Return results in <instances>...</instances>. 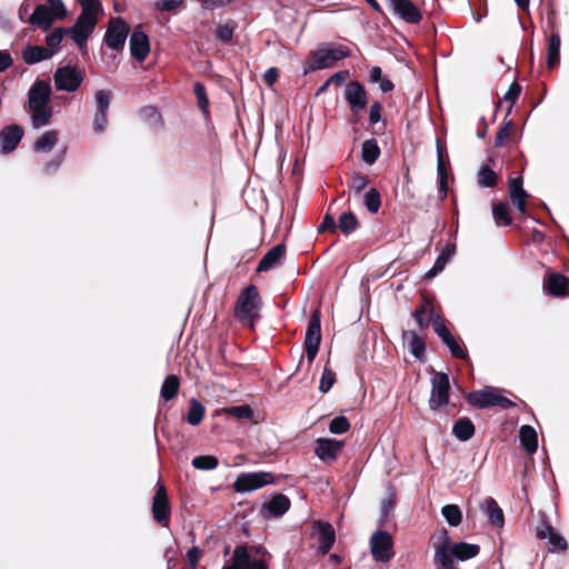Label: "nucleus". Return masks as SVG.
<instances>
[{"label":"nucleus","instance_id":"1","mask_svg":"<svg viewBox=\"0 0 569 569\" xmlns=\"http://www.w3.org/2000/svg\"><path fill=\"white\" fill-rule=\"evenodd\" d=\"M81 6V12L76 23L69 29L56 28L46 38V49L54 56L60 50V44L66 33L80 48H87L89 37L94 31L99 16L102 13L100 0H77Z\"/></svg>","mask_w":569,"mask_h":569},{"label":"nucleus","instance_id":"2","mask_svg":"<svg viewBox=\"0 0 569 569\" xmlns=\"http://www.w3.org/2000/svg\"><path fill=\"white\" fill-rule=\"evenodd\" d=\"M259 292L254 284L247 286L238 297L234 308V317L243 323L253 327L254 320L259 318Z\"/></svg>","mask_w":569,"mask_h":569},{"label":"nucleus","instance_id":"3","mask_svg":"<svg viewBox=\"0 0 569 569\" xmlns=\"http://www.w3.org/2000/svg\"><path fill=\"white\" fill-rule=\"evenodd\" d=\"M468 402L479 409L490 407H500L501 409H509L515 407L516 403L510 399L500 395V392L491 387H486L482 390L470 392L467 397Z\"/></svg>","mask_w":569,"mask_h":569},{"label":"nucleus","instance_id":"4","mask_svg":"<svg viewBox=\"0 0 569 569\" xmlns=\"http://www.w3.org/2000/svg\"><path fill=\"white\" fill-rule=\"evenodd\" d=\"M350 51L346 46L339 44L335 47L319 48L312 54L310 69L322 70L332 67L337 61L348 58Z\"/></svg>","mask_w":569,"mask_h":569},{"label":"nucleus","instance_id":"5","mask_svg":"<svg viewBox=\"0 0 569 569\" xmlns=\"http://www.w3.org/2000/svg\"><path fill=\"white\" fill-rule=\"evenodd\" d=\"M450 381L445 372H435L431 378L429 407L436 411L449 402Z\"/></svg>","mask_w":569,"mask_h":569},{"label":"nucleus","instance_id":"6","mask_svg":"<svg viewBox=\"0 0 569 569\" xmlns=\"http://www.w3.org/2000/svg\"><path fill=\"white\" fill-rule=\"evenodd\" d=\"M321 342V321L319 310H315L310 317L306 337H305V351L308 361L311 363L320 347Z\"/></svg>","mask_w":569,"mask_h":569},{"label":"nucleus","instance_id":"7","mask_svg":"<svg viewBox=\"0 0 569 569\" xmlns=\"http://www.w3.org/2000/svg\"><path fill=\"white\" fill-rule=\"evenodd\" d=\"M370 550L378 562H388L393 557V540L389 532L377 530L370 538Z\"/></svg>","mask_w":569,"mask_h":569},{"label":"nucleus","instance_id":"8","mask_svg":"<svg viewBox=\"0 0 569 569\" xmlns=\"http://www.w3.org/2000/svg\"><path fill=\"white\" fill-rule=\"evenodd\" d=\"M451 538L447 529H440L433 537L435 563L440 569H457L455 562L449 559Z\"/></svg>","mask_w":569,"mask_h":569},{"label":"nucleus","instance_id":"9","mask_svg":"<svg viewBox=\"0 0 569 569\" xmlns=\"http://www.w3.org/2000/svg\"><path fill=\"white\" fill-rule=\"evenodd\" d=\"M273 482V475L266 471L246 472L238 476L233 483L236 492H250Z\"/></svg>","mask_w":569,"mask_h":569},{"label":"nucleus","instance_id":"10","mask_svg":"<svg viewBox=\"0 0 569 569\" xmlns=\"http://www.w3.org/2000/svg\"><path fill=\"white\" fill-rule=\"evenodd\" d=\"M129 26L121 18H112L104 34L106 46L112 50L122 49L129 34Z\"/></svg>","mask_w":569,"mask_h":569},{"label":"nucleus","instance_id":"11","mask_svg":"<svg viewBox=\"0 0 569 569\" xmlns=\"http://www.w3.org/2000/svg\"><path fill=\"white\" fill-rule=\"evenodd\" d=\"M53 79L57 90L74 92L82 82V74L76 68L64 66L56 70Z\"/></svg>","mask_w":569,"mask_h":569},{"label":"nucleus","instance_id":"12","mask_svg":"<svg viewBox=\"0 0 569 569\" xmlns=\"http://www.w3.org/2000/svg\"><path fill=\"white\" fill-rule=\"evenodd\" d=\"M393 16L406 23L418 24L422 20L419 8L411 0H388Z\"/></svg>","mask_w":569,"mask_h":569},{"label":"nucleus","instance_id":"13","mask_svg":"<svg viewBox=\"0 0 569 569\" xmlns=\"http://www.w3.org/2000/svg\"><path fill=\"white\" fill-rule=\"evenodd\" d=\"M343 97L352 113L362 111L368 104L367 92L359 81L346 83Z\"/></svg>","mask_w":569,"mask_h":569},{"label":"nucleus","instance_id":"14","mask_svg":"<svg viewBox=\"0 0 569 569\" xmlns=\"http://www.w3.org/2000/svg\"><path fill=\"white\" fill-rule=\"evenodd\" d=\"M170 507L166 488L162 483L158 482L157 491L152 499V516L153 519L162 527L169 526Z\"/></svg>","mask_w":569,"mask_h":569},{"label":"nucleus","instance_id":"15","mask_svg":"<svg viewBox=\"0 0 569 569\" xmlns=\"http://www.w3.org/2000/svg\"><path fill=\"white\" fill-rule=\"evenodd\" d=\"M312 529L318 536V552L327 555L336 541V533L332 525L318 520L313 522Z\"/></svg>","mask_w":569,"mask_h":569},{"label":"nucleus","instance_id":"16","mask_svg":"<svg viewBox=\"0 0 569 569\" xmlns=\"http://www.w3.org/2000/svg\"><path fill=\"white\" fill-rule=\"evenodd\" d=\"M51 87L43 80H37L28 92L29 109L49 106L51 98Z\"/></svg>","mask_w":569,"mask_h":569},{"label":"nucleus","instance_id":"17","mask_svg":"<svg viewBox=\"0 0 569 569\" xmlns=\"http://www.w3.org/2000/svg\"><path fill=\"white\" fill-rule=\"evenodd\" d=\"M130 53L139 62H142L150 52V43L148 36L137 27L130 36Z\"/></svg>","mask_w":569,"mask_h":569},{"label":"nucleus","instance_id":"18","mask_svg":"<svg viewBox=\"0 0 569 569\" xmlns=\"http://www.w3.org/2000/svg\"><path fill=\"white\" fill-rule=\"evenodd\" d=\"M23 137V130L18 124H11L0 131V153L7 154L16 150Z\"/></svg>","mask_w":569,"mask_h":569},{"label":"nucleus","instance_id":"19","mask_svg":"<svg viewBox=\"0 0 569 569\" xmlns=\"http://www.w3.org/2000/svg\"><path fill=\"white\" fill-rule=\"evenodd\" d=\"M110 100V92L106 90H99L96 92L97 112L93 118V129L97 132H102L108 124L107 111L109 109Z\"/></svg>","mask_w":569,"mask_h":569},{"label":"nucleus","instance_id":"20","mask_svg":"<svg viewBox=\"0 0 569 569\" xmlns=\"http://www.w3.org/2000/svg\"><path fill=\"white\" fill-rule=\"evenodd\" d=\"M341 448V441L329 438H319L317 440L315 453L321 461L331 463L337 459L338 452Z\"/></svg>","mask_w":569,"mask_h":569},{"label":"nucleus","instance_id":"21","mask_svg":"<svg viewBox=\"0 0 569 569\" xmlns=\"http://www.w3.org/2000/svg\"><path fill=\"white\" fill-rule=\"evenodd\" d=\"M286 254V247L284 244H277L273 248H271L259 261L257 271L258 272H266L274 267H277Z\"/></svg>","mask_w":569,"mask_h":569},{"label":"nucleus","instance_id":"22","mask_svg":"<svg viewBox=\"0 0 569 569\" xmlns=\"http://www.w3.org/2000/svg\"><path fill=\"white\" fill-rule=\"evenodd\" d=\"M290 508V499L284 495H277L262 505V513L270 517L283 516Z\"/></svg>","mask_w":569,"mask_h":569},{"label":"nucleus","instance_id":"23","mask_svg":"<svg viewBox=\"0 0 569 569\" xmlns=\"http://www.w3.org/2000/svg\"><path fill=\"white\" fill-rule=\"evenodd\" d=\"M480 551V547L475 543L468 542H456L451 546V550L449 553V559L453 562V560L466 561L478 556Z\"/></svg>","mask_w":569,"mask_h":569},{"label":"nucleus","instance_id":"24","mask_svg":"<svg viewBox=\"0 0 569 569\" xmlns=\"http://www.w3.org/2000/svg\"><path fill=\"white\" fill-rule=\"evenodd\" d=\"M51 13L47 4H38L29 17L28 22L47 30L56 20Z\"/></svg>","mask_w":569,"mask_h":569},{"label":"nucleus","instance_id":"25","mask_svg":"<svg viewBox=\"0 0 569 569\" xmlns=\"http://www.w3.org/2000/svg\"><path fill=\"white\" fill-rule=\"evenodd\" d=\"M480 509L486 513L491 525L501 527L503 526L505 518L502 509L498 506L497 501L492 498H487L480 503Z\"/></svg>","mask_w":569,"mask_h":569},{"label":"nucleus","instance_id":"26","mask_svg":"<svg viewBox=\"0 0 569 569\" xmlns=\"http://www.w3.org/2000/svg\"><path fill=\"white\" fill-rule=\"evenodd\" d=\"M509 193L513 204L519 210V212L525 213L526 198L528 194L522 188V179L520 177L513 178L509 181Z\"/></svg>","mask_w":569,"mask_h":569},{"label":"nucleus","instance_id":"27","mask_svg":"<svg viewBox=\"0 0 569 569\" xmlns=\"http://www.w3.org/2000/svg\"><path fill=\"white\" fill-rule=\"evenodd\" d=\"M52 57L51 52L41 46H27L22 51V59L29 66L49 60Z\"/></svg>","mask_w":569,"mask_h":569},{"label":"nucleus","instance_id":"28","mask_svg":"<svg viewBox=\"0 0 569 569\" xmlns=\"http://www.w3.org/2000/svg\"><path fill=\"white\" fill-rule=\"evenodd\" d=\"M520 443L523 450L532 455L538 449V436L535 428L529 425H523L519 429Z\"/></svg>","mask_w":569,"mask_h":569},{"label":"nucleus","instance_id":"29","mask_svg":"<svg viewBox=\"0 0 569 569\" xmlns=\"http://www.w3.org/2000/svg\"><path fill=\"white\" fill-rule=\"evenodd\" d=\"M456 253V244L455 243H447L439 256L437 257L432 268L427 272V277L431 278L437 276L439 272H441L446 264L449 262V260L455 256Z\"/></svg>","mask_w":569,"mask_h":569},{"label":"nucleus","instance_id":"30","mask_svg":"<svg viewBox=\"0 0 569 569\" xmlns=\"http://www.w3.org/2000/svg\"><path fill=\"white\" fill-rule=\"evenodd\" d=\"M413 318L419 325L421 329H426L432 321V318L436 316L433 306L430 301L425 300L420 307H418L413 312Z\"/></svg>","mask_w":569,"mask_h":569},{"label":"nucleus","instance_id":"31","mask_svg":"<svg viewBox=\"0 0 569 569\" xmlns=\"http://www.w3.org/2000/svg\"><path fill=\"white\" fill-rule=\"evenodd\" d=\"M452 433L460 441H468L475 435V426L469 418H460L453 423Z\"/></svg>","mask_w":569,"mask_h":569},{"label":"nucleus","instance_id":"32","mask_svg":"<svg viewBox=\"0 0 569 569\" xmlns=\"http://www.w3.org/2000/svg\"><path fill=\"white\" fill-rule=\"evenodd\" d=\"M568 287V278L560 273H552L546 282L548 292L555 297H560L566 293Z\"/></svg>","mask_w":569,"mask_h":569},{"label":"nucleus","instance_id":"33","mask_svg":"<svg viewBox=\"0 0 569 569\" xmlns=\"http://www.w3.org/2000/svg\"><path fill=\"white\" fill-rule=\"evenodd\" d=\"M58 141V132L56 130L46 131L33 143L34 152H50Z\"/></svg>","mask_w":569,"mask_h":569},{"label":"nucleus","instance_id":"34","mask_svg":"<svg viewBox=\"0 0 569 569\" xmlns=\"http://www.w3.org/2000/svg\"><path fill=\"white\" fill-rule=\"evenodd\" d=\"M222 569H249V551L246 546H237L233 556L232 563L224 566Z\"/></svg>","mask_w":569,"mask_h":569},{"label":"nucleus","instance_id":"35","mask_svg":"<svg viewBox=\"0 0 569 569\" xmlns=\"http://www.w3.org/2000/svg\"><path fill=\"white\" fill-rule=\"evenodd\" d=\"M31 122L37 129L47 126L52 118V110L49 106L31 108Z\"/></svg>","mask_w":569,"mask_h":569},{"label":"nucleus","instance_id":"36","mask_svg":"<svg viewBox=\"0 0 569 569\" xmlns=\"http://www.w3.org/2000/svg\"><path fill=\"white\" fill-rule=\"evenodd\" d=\"M380 156V148L375 139H368L362 143L361 158L368 164H373Z\"/></svg>","mask_w":569,"mask_h":569},{"label":"nucleus","instance_id":"37","mask_svg":"<svg viewBox=\"0 0 569 569\" xmlns=\"http://www.w3.org/2000/svg\"><path fill=\"white\" fill-rule=\"evenodd\" d=\"M179 387H180V380L179 378L176 376V375H169L162 386H161V398L164 400V401H169L171 399H173L178 391H179Z\"/></svg>","mask_w":569,"mask_h":569},{"label":"nucleus","instance_id":"38","mask_svg":"<svg viewBox=\"0 0 569 569\" xmlns=\"http://www.w3.org/2000/svg\"><path fill=\"white\" fill-rule=\"evenodd\" d=\"M560 36L559 33H551L548 43V57L547 64L549 68H553L560 60Z\"/></svg>","mask_w":569,"mask_h":569},{"label":"nucleus","instance_id":"39","mask_svg":"<svg viewBox=\"0 0 569 569\" xmlns=\"http://www.w3.org/2000/svg\"><path fill=\"white\" fill-rule=\"evenodd\" d=\"M204 417V407L196 398L190 400V408L188 410L186 420L191 426H198Z\"/></svg>","mask_w":569,"mask_h":569},{"label":"nucleus","instance_id":"40","mask_svg":"<svg viewBox=\"0 0 569 569\" xmlns=\"http://www.w3.org/2000/svg\"><path fill=\"white\" fill-rule=\"evenodd\" d=\"M441 515L451 527H457L462 521V512L457 505L443 506L441 509Z\"/></svg>","mask_w":569,"mask_h":569},{"label":"nucleus","instance_id":"41","mask_svg":"<svg viewBox=\"0 0 569 569\" xmlns=\"http://www.w3.org/2000/svg\"><path fill=\"white\" fill-rule=\"evenodd\" d=\"M497 181V173L488 164H483L478 172V184L485 188H493Z\"/></svg>","mask_w":569,"mask_h":569},{"label":"nucleus","instance_id":"42","mask_svg":"<svg viewBox=\"0 0 569 569\" xmlns=\"http://www.w3.org/2000/svg\"><path fill=\"white\" fill-rule=\"evenodd\" d=\"M408 349L415 358L421 359L425 356L426 345L417 333L410 332L408 333Z\"/></svg>","mask_w":569,"mask_h":569},{"label":"nucleus","instance_id":"43","mask_svg":"<svg viewBox=\"0 0 569 569\" xmlns=\"http://www.w3.org/2000/svg\"><path fill=\"white\" fill-rule=\"evenodd\" d=\"M338 227L345 234H350L358 228V220L352 212H343L338 220Z\"/></svg>","mask_w":569,"mask_h":569},{"label":"nucleus","instance_id":"44","mask_svg":"<svg viewBox=\"0 0 569 569\" xmlns=\"http://www.w3.org/2000/svg\"><path fill=\"white\" fill-rule=\"evenodd\" d=\"M363 203L368 211L377 213L381 207V197L377 189L371 188L363 194Z\"/></svg>","mask_w":569,"mask_h":569},{"label":"nucleus","instance_id":"45","mask_svg":"<svg viewBox=\"0 0 569 569\" xmlns=\"http://www.w3.org/2000/svg\"><path fill=\"white\" fill-rule=\"evenodd\" d=\"M218 463V459L214 456H198L191 461L192 467L198 470H213Z\"/></svg>","mask_w":569,"mask_h":569},{"label":"nucleus","instance_id":"46","mask_svg":"<svg viewBox=\"0 0 569 569\" xmlns=\"http://www.w3.org/2000/svg\"><path fill=\"white\" fill-rule=\"evenodd\" d=\"M492 216L498 224L502 223L508 226L511 223L509 207L506 203L495 204L492 208Z\"/></svg>","mask_w":569,"mask_h":569},{"label":"nucleus","instance_id":"47","mask_svg":"<svg viewBox=\"0 0 569 569\" xmlns=\"http://www.w3.org/2000/svg\"><path fill=\"white\" fill-rule=\"evenodd\" d=\"M237 23L234 21H228L217 27V38L222 42H229L234 33Z\"/></svg>","mask_w":569,"mask_h":569},{"label":"nucleus","instance_id":"48","mask_svg":"<svg viewBox=\"0 0 569 569\" xmlns=\"http://www.w3.org/2000/svg\"><path fill=\"white\" fill-rule=\"evenodd\" d=\"M369 179L360 173H353L348 186L349 192L359 194L368 186Z\"/></svg>","mask_w":569,"mask_h":569},{"label":"nucleus","instance_id":"49","mask_svg":"<svg viewBox=\"0 0 569 569\" xmlns=\"http://www.w3.org/2000/svg\"><path fill=\"white\" fill-rule=\"evenodd\" d=\"M335 381V372L329 367H325L320 378L319 390L322 393H327L332 388Z\"/></svg>","mask_w":569,"mask_h":569},{"label":"nucleus","instance_id":"50","mask_svg":"<svg viewBox=\"0 0 569 569\" xmlns=\"http://www.w3.org/2000/svg\"><path fill=\"white\" fill-rule=\"evenodd\" d=\"M350 429L349 420L345 416L333 418L329 425V431L335 435H341Z\"/></svg>","mask_w":569,"mask_h":569},{"label":"nucleus","instance_id":"51","mask_svg":"<svg viewBox=\"0 0 569 569\" xmlns=\"http://www.w3.org/2000/svg\"><path fill=\"white\" fill-rule=\"evenodd\" d=\"M442 342L448 347L451 355L456 358L465 359L467 357V352L463 347L450 335Z\"/></svg>","mask_w":569,"mask_h":569},{"label":"nucleus","instance_id":"52","mask_svg":"<svg viewBox=\"0 0 569 569\" xmlns=\"http://www.w3.org/2000/svg\"><path fill=\"white\" fill-rule=\"evenodd\" d=\"M193 92L197 97L199 108L203 113H208L209 100L206 94L204 86L200 82L194 83Z\"/></svg>","mask_w":569,"mask_h":569},{"label":"nucleus","instance_id":"53","mask_svg":"<svg viewBox=\"0 0 569 569\" xmlns=\"http://www.w3.org/2000/svg\"><path fill=\"white\" fill-rule=\"evenodd\" d=\"M226 413L237 419H250L253 411L249 406L243 405L228 408L226 409Z\"/></svg>","mask_w":569,"mask_h":569},{"label":"nucleus","instance_id":"54","mask_svg":"<svg viewBox=\"0 0 569 569\" xmlns=\"http://www.w3.org/2000/svg\"><path fill=\"white\" fill-rule=\"evenodd\" d=\"M550 551H563L567 549L566 540L556 531L547 538Z\"/></svg>","mask_w":569,"mask_h":569},{"label":"nucleus","instance_id":"55","mask_svg":"<svg viewBox=\"0 0 569 569\" xmlns=\"http://www.w3.org/2000/svg\"><path fill=\"white\" fill-rule=\"evenodd\" d=\"M47 8H50L54 19H63L67 16V9L62 0H48Z\"/></svg>","mask_w":569,"mask_h":569},{"label":"nucleus","instance_id":"56","mask_svg":"<svg viewBox=\"0 0 569 569\" xmlns=\"http://www.w3.org/2000/svg\"><path fill=\"white\" fill-rule=\"evenodd\" d=\"M431 323L435 332L441 340L446 339L448 336L451 335L448 328L446 327L443 318L440 317L439 315L436 313V316L432 318Z\"/></svg>","mask_w":569,"mask_h":569},{"label":"nucleus","instance_id":"57","mask_svg":"<svg viewBox=\"0 0 569 569\" xmlns=\"http://www.w3.org/2000/svg\"><path fill=\"white\" fill-rule=\"evenodd\" d=\"M437 174H438V178L439 180L440 179H447V170H446V164H445V159H443V151H442V147L440 146V143L438 142L437 143Z\"/></svg>","mask_w":569,"mask_h":569},{"label":"nucleus","instance_id":"58","mask_svg":"<svg viewBox=\"0 0 569 569\" xmlns=\"http://www.w3.org/2000/svg\"><path fill=\"white\" fill-rule=\"evenodd\" d=\"M511 123V120H506L497 132L495 138V146L497 148H500L503 144V141L509 137V127Z\"/></svg>","mask_w":569,"mask_h":569},{"label":"nucleus","instance_id":"59","mask_svg":"<svg viewBox=\"0 0 569 569\" xmlns=\"http://www.w3.org/2000/svg\"><path fill=\"white\" fill-rule=\"evenodd\" d=\"M182 1L183 0H159L156 2V8L159 11L169 12L180 6Z\"/></svg>","mask_w":569,"mask_h":569},{"label":"nucleus","instance_id":"60","mask_svg":"<svg viewBox=\"0 0 569 569\" xmlns=\"http://www.w3.org/2000/svg\"><path fill=\"white\" fill-rule=\"evenodd\" d=\"M393 508V502L391 498H386L381 501V516H380V526H383V523L387 521L389 512Z\"/></svg>","mask_w":569,"mask_h":569},{"label":"nucleus","instance_id":"61","mask_svg":"<svg viewBox=\"0 0 569 569\" xmlns=\"http://www.w3.org/2000/svg\"><path fill=\"white\" fill-rule=\"evenodd\" d=\"M201 558V550L198 547H192L187 552V559L191 569H197V565Z\"/></svg>","mask_w":569,"mask_h":569},{"label":"nucleus","instance_id":"62","mask_svg":"<svg viewBox=\"0 0 569 569\" xmlns=\"http://www.w3.org/2000/svg\"><path fill=\"white\" fill-rule=\"evenodd\" d=\"M521 91V87L517 82H512L508 89V91L505 94V100L510 101L511 104L515 103V101L518 99Z\"/></svg>","mask_w":569,"mask_h":569},{"label":"nucleus","instance_id":"63","mask_svg":"<svg viewBox=\"0 0 569 569\" xmlns=\"http://www.w3.org/2000/svg\"><path fill=\"white\" fill-rule=\"evenodd\" d=\"M64 152H66V150H63L60 156L56 157L54 159H52L46 163V166H44L46 173H51V172L56 171L61 166L63 158H64Z\"/></svg>","mask_w":569,"mask_h":569},{"label":"nucleus","instance_id":"64","mask_svg":"<svg viewBox=\"0 0 569 569\" xmlns=\"http://www.w3.org/2000/svg\"><path fill=\"white\" fill-rule=\"evenodd\" d=\"M555 529L547 521H542L540 526L537 528V536L540 539H547Z\"/></svg>","mask_w":569,"mask_h":569}]
</instances>
